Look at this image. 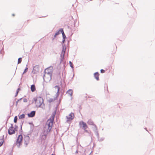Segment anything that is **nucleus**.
<instances>
[{
    "instance_id": "f257e3e1",
    "label": "nucleus",
    "mask_w": 155,
    "mask_h": 155,
    "mask_svg": "<svg viewBox=\"0 0 155 155\" xmlns=\"http://www.w3.org/2000/svg\"><path fill=\"white\" fill-rule=\"evenodd\" d=\"M45 74L43 78L45 82H49L51 79V76L53 73V68L49 67L47 68L45 71Z\"/></svg>"
},
{
    "instance_id": "f03ea898",
    "label": "nucleus",
    "mask_w": 155,
    "mask_h": 155,
    "mask_svg": "<svg viewBox=\"0 0 155 155\" xmlns=\"http://www.w3.org/2000/svg\"><path fill=\"white\" fill-rule=\"evenodd\" d=\"M34 102L37 107H41L44 105L43 99L40 97L34 98Z\"/></svg>"
},
{
    "instance_id": "7ed1b4c3",
    "label": "nucleus",
    "mask_w": 155,
    "mask_h": 155,
    "mask_svg": "<svg viewBox=\"0 0 155 155\" xmlns=\"http://www.w3.org/2000/svg\"><path fill=\"white\" fill-rule=\"evenodd\" d=\"M55 114V113H53L52 114L50 118L48 119L45 125L47 127H49L51 129L53 126V122Z\"/></svg>"
},
{
    "instance_id": "20e7f679",
    "label": "nucleus",
    "mask_w": 155,
    "mask_h": 155,
    "mask_svg": "<svg viewBox=\"0 0 155 155\" xmlns=\"http://www.w3.org/2000/svg\"><path fill=\"white\" fill-rule=\"evenodd\" d=\"M51 128L49 127H47L46 125H45V127L43 129L42 137H44L43 139H45L48 134L50 132Z\"/></svg>"
},
{
    "instance_id": "39448f33",
    "label": "nucleus",
    "mask_w": 155,
    "mask_h": 155,
    "mask_svg": "<svg viewBox=\"0 0 155 155\" xmlns=\"http://www.w3.org/2000/svg\"><path fill=\"white\" fill-rule=\"evenodd\" d=\"M22 139L23 137L22 135H19L17 138L16 143V145L18 147H19L21 145Z\"/></svg>"
},
{
    "instance_id": "423d86ee",
    "label": "nucleus",
    "mask_w": 155,
    "mask_h": 155,
    "mask_svg": "<svg viewBox=\"0 0 155 155\" xmlns=\"http://www.w3.org/2000/svg\"><path fill=\"white\" fill-rule=\"evenodd\" d=\"M15 129L12 125V126L10 127L8 130V133L10 135L13 134L15 133Z\"/></svg>"
},
{
    "instance_id": "0eeeda50",
    "label": "nucleus",
    "mask_w": 155,
    "mask_h": 155,
    "mask_svg": "<svg viewBox=\"0 0 155 155\" xmlns=\"http://www.w3.org/2000/svg\"><path fill=\"white\" fill-rule=\"evenodd\" d=\"M80 127H82L85 130L87 128V126L86 123H84L83 121H81L79 123Z\"/></svg>"
},
{
    "instance_id": "6e6552de",
    "label": "nucleus",
    "mask_w": 155,
    "mask_h": 155,
    "mask_svg": "<svg viewBox=\"0 0 155 155\" xmlns=\"http://www.w3.org/2000/svg\"><path fill=\"white\" fill-rule=\"evenodd\" d=\"M74 117V114L73 113H71L69 115L67 116V121H68L72 120Z\"/></svg>"
},
{
    "instance_id": "1a4fd4ad",
    "label": "nucleus",
    "mask_w": 155,
    "mask_h": 155,
    "mask_svg": "<svg viewBox=\"0 0 155 155\" xmlns=\"http://www.w3.org/2000/svg\"><path fill=\"white\" fill-rule=\"evenodd\" d=\"M35 114V111H32L30 113L28 114V116L29 117H34Z\"/></svg>"
},
{
    "instance_id": "9d476101",
    "label": "nucleus",
    "mask_w": 155,
    "mask_h": 155,
    "mask_svg": "<svg viewBox=\"0 0 155 155\" xmlns=\"http://www.w3.org/2000/svg\"><path fill=\"white\" fill-rule=\"evenodd\" d=\"M99 74L98 72H96L94 74V76L97 80H99Z\"/></svg>"
},
{
    "instance_id": "9b49d317",
    "label": "nucleus",
    "mask_w": 155,
    "mask_h": 155,
    "mask_svg": "<svg viewBox=\"0 0 155 155\" xmlns=\"http://www.w3.org/2000/svg\"><path fill=\"white\" fill-rule=\"evenodd\" d=\"M66 50V48H64V47L63 48V49H62V52H61V58H62V60L64 56L65 52Z\"/></svg>"
},
{
    "instance_id": "f8f14e48",
    "label": "nucleus",
    "mask_w": 155,
    "mask_h": 155,
    "mask_svg": "<svg viewBox=\"0 0 155 155\" xmlns=\"http://www.w3.org/2000/svg\"><path fill=\"white\" fill-rule=\"evenodd\" d=\"M31 89L32 92H33L36 90L35 86L34 84L32 85L31 87Z\"/></svg>"
},
{
    "instance_id": "ddd939ff",
    "label": "nucleus",
    "mask_w": 155,
    "mask_h": 155,
    "mask_svg": "<svg viewBox=\"0 0 155 155\" xmlns=\"http://www.w3.org/2000/svg\"><path fill=\"white\" fill-rule=\"evenodd\" d=\"M25 144L26 145H27L29 143V138L27 137L25 138Z\"/></svg>"
},
{
    "instance_id": "4468645a",
    "label": "nucleus",
    "mask_w": 155,
    "mask_h": 155,
    "mask_svg": "<svg viewBox=\"0 0 155 155\" xmlns=\"http://www.w3.org/2000/svg\"><path fill=\"white\" fill-rule=\"evenodd\" d=\"M67 93L69 94L71 96L72 95L73 91L71 90H69L67 91Z\"/></svg>"
},
{
    "instance_id": "2eb2a0df",
    "label": "nucleus",
    "mask_w": 155,
    "mask_h": 155,
    "mask_svg": "<svg viewBox=\"0 0 155 155\" xmlns=\"http://www.w3.org/2000/svg\"><path fill=\"white\" fill-rule=\"evenodd\" d=\"M25 115L23 114L19 116L18 117L19 119H22L25 118Z\"/></svg>"
},
{
    "instance_id": "dca6fc26",
    "label": "nucleus",
    "mask_w": 155,
    "mask_h": 155,
    "mask_svg": "<svg viewBox=\"0 0 155 155\" xmlns=\"http://www.w3.org/2000/svg\"><path fill=\"white\" fill-rule=\"evenodd\" d=\"M4 142V139L3 138L0 139V147L1 146Z\"/></svg>"
},
{
    "instance_id": "f3484780",
    "label": "nucleus",
    "mask_w": 155,
    "mask_h": 155,
    "mask_svg": "<svg viewBox=\"0 0 155 155\" xmlns=\"http://www.w3.org/2000/svg\"><path fill=\"white\" fill-rule=\"evenodd\" d=\"M59 31V32H61V33L62 34V35H63L64 34V31H63V29H60Z\"/></svg>"
},
{
    "instance_id": "a211bd4d",
    "label": "nucleus",
    "mask_w": 155,
    "mask_h": 155,
    "mask_svg": "<svg viewBox=\"0 0 155 155\" xmlns=\"http://www.w3.org/2000/svg\"><path fill=\"white\" fill-rule=\"evenodd\" d=\"M22 61V59L21 58H19L18 59V64H19L21 63Z\"/></svg>"
},
{
    "instance_id": "6ab92c4d",
    "label": "nucleus",
    "mask_w": 155,
    "mask_h": 155,
    "mask_svg": "<svg viewBox=\"0 0 155 155\" xmlns=\"http://www.w3.org/2000/svg\"><path fill=\"white\" fill-rule=\"evenodd\" d=\"M17 116H16L15 117L14 119V122L15 123L17 122Z\"/></svg>"
},
{
    "instance_id": "aec40b11",
    "label": "nucleus",
    "mask_w": 155,
    "mask_h": 155,
    "mask_svg": "<svg viewBox=\"0 0 155 155\" xmlns=\"http://www.w3.org/2000/svg\"><path fill=\"white\" fill-rule=\"evenodd\" d=\"M58 77H59V79H61V77L60 75V72L58 74Z\"/></svg>"
},
{
    "instance_id": "412c9836",
    "label": "nucleus",
    "mask_w": 155,
    "mask_h": 155,
    "mask_svg": "<svg viewBox=\"0 0 155 155\" xmlns=\"http://www.w3.org/2000/svg\"><path fill=\"white\" fill-rule=\"evenodd\" d=\"M60 33V32H59V31H58L57 32H56L55 35H54V37H55L57 35H58Z\"/></svg>"
},
{
    "instance_id": "4be33fe9",
    "label": "nucleus",
    "mask_w": 155,
    "mask_h": 155,
    "mask_svg": "<svg viewBox=\"0 0 155 155\" xmlns=\"http://www.w3.org/2000/svg\"><path fill=\"white\" fill-rule=\"evenodd\" d=\"M55 88H57L58 89V92L59 90V87L58 86H56L55 87Z\"/></svg>"
},
{
    "instance_id": "5701e85b",
    "label": "nucleus",
    "mask_w": 155,
    "mask_h": 155,
    "mask_svg": "<svg viewBox=\"0 0 155 155\" xmlns=\"http://www.w3.org/2000/svg\"><path fill=\"white\" fill-rule=\"evenodd\" d=\"M69 64H70V66L71 68H73L72 63V62L71 61H69Z\"/></svg>"
},
{
    "instance_id": "b1692460",
    "label": "nucleus",
    "mask_w": 155,
    "mask_h": 155,
    "mask_svg": "<svg viewBox=\"0 0 155 155\" xmlns=\"http://www.w3.org/2000/svg\"><path fill=\"white\" fill-rule=\"evenodd\" d=\"M28 70V68H26L25 69V70L24 71L23 73L24 74V73H25Z\"/></svg>"
},
{
    "instance_id": "393cba45",
    "label": "nucleus",
    "mask_w": 155,
    "mask_h": 155,
    "mask_svg": "<svg viewBox=\"0 0 155 155\" xmlns=\"http://www.w3.org/2000/svg\"><path fill=\"white\" fill-rule=\"evenodd\" d=\"M101 73H104L105 72V71L103 69H101Z\"/></svg>"
},
{
    "instance_id": "a878e982",
    "label": "nucleus",
    "mask_w": 155,
    "mask_h": 155,
    "mask_svg": "<svg viewBox=\"0 0 155 155\" xmlns=\"http://www.w3.org/2000/svg\"><path fill=\"white\" fill-rule=\"evenodd\" d=\"M19 88H18V89H17V94L18 93V91H19Z\"/></svg>"
},
{
    "instance_id": "bb28decb",
    "label": "nucleus",
    "mask_w": 155,
    "mask_h": 155,
    "mask_svg": "<svg viewBox=\"0 0 155 155\" xmlns=\"http://www.w3.org/2000/svg\"><path fill=\"white\" fill-rule=\"evenodd\" d=\"M62 35H63V38H64V37H65V35L64 33V34Z\"/></svg>"
},
{
    "instance_id": "cd10ccee",
    "label": "nucleus",
    "mask_w": 155,
    "mask_h": 155,
    "mask_svg": "<svg viewBox=\"0 0 155 155\" xmlns=\"http://www.w3.org/2000/svg\"><path fill=\"white\" fill-rule=\"evenodd\" d=\"M75 153H78V150H77V151H76Z\"/></svg>"
},
{
    "instance_id": "c85d7f7f",
    "label": "nucleus",
    "mask_w": 155,
    "mask_h": 155,
    "mask_svg": "<svg viewBox=\"0 0 155 155\" xmlns=\"http://www.w3.org/2000/svg\"><path fill=\"white\" fill-rule=\"evenodd\" d=\"M93 123L92 122H91V124H90L91 125H93Z\"/></svg>"
},
{
    "instance_id": "c756f323",
    "label": "nucleus",
    "mask_w": 155,
    "mask_h": 155,
    "mask_svg": "<svg viewBox=\"0 0 155 155\" xmlns=\"http://www.w3.org/2000/svg\"><path fill=\"white\" fill-rule=\"evenodd\" d=\"M12 15L13 16H15V14H12Z\"/></svg>"
},
{
    "instance_id": "7c9ffc66",
    "label": "nucleus",
    "mask_w": 155,
    "mask_h": 155,
    "mask_svg": "<svg viewBox=\"0 0 155 155\" xmlns=\"http://www.w3.org/2000/svg\"><path fill=\"white\" fill-rule=\"evenodd\" d=\"M62 76H63V73L62 74Z\"/></svg>"
},
{
    "instance_id": "2f4dec72",
    "label": "nucleus",
    "mask_w": 155,
    "mask_h": 155,
    "mask_svg": "<svg viewBox=\"0 0 155 155\" xmlns=\"http://www.w3.org/2000/svg\"><path fill=\"white\" fill-rule=\"evenodd\" d=\"M53 155V154H52V155Z\"/></svg>"
}]
</instances>
